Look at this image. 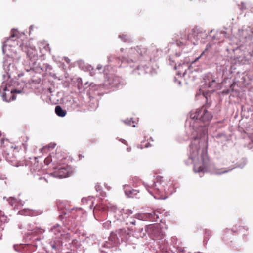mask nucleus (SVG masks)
Here are the masks:
<instances>
[{
  "label": "nucleus",
  "mask_w": 253,
  "mask_h": 253,
  "mask_svg": "<svg viewBox=\"0 0 253 253\" xmlns=\"http://www.w3.org/2000/svg\"><path fill=\"white\" fill-rule=\"evenodd\" d=\"M150 237L154 240H160L164 238L165 233L162 230L161 226L159 224L149 225L145 229Z\"/></svg>",
  "instance_id": "nucleus-3"
},
{
  "label": "nucleus",
  "mask_w": 253,
  "mask_h": 253,
  "mask_svg": "<svg viewBox=\"0 0 253 253\" xmlns=\"http://www.w3.org/2000/svg\"><path fill=\"white\" fill-rule=\"evenodd\" d=\"M55 111L56 114L59 117H63L66 115V111L59 105L55 107Z\"/></svg>",
  "instance_id": "nucleus-11"
},
{
  "label": "nucleus",
  "mask_w": 253,
  "mask_h": 253,
  "mask_svg": "<svg viewBox=\"0 0 253 253\" xmlns=\"http://www.w3.org/2000/svg\"><path fill=\"white\" fill-rule=\"evenodd\" d=\"M15 37V35L14 32L13 31V34H11V37Z\"/></svg>",
  "instance_id": "nucleus-26"
},
{
  "label": "nucleus",
  "mask_w": 253,
  "mask_h": 253,
  "mask_svg": "<svg viewBox=\"0 0 253 253\" xmlns=\"http://www.w3.org/2000/svg\"><path fill=\"white\" fill-rule=\"evenodd\" d=\"M40 180L42 182H47V180L46 179V178H44V177H41L40 178Z\"/></svg>",
  "instance_id": "nucleus-19"
},
{
  "label": "nucleus",
  "mask_w": 253,
  "mask_h": 253,
  "mask_svg": "<svg viewBox=\"0 0 253 253\" xmlns=\"http://www.w3.org/2000/svg\"><path fill=\"white\" fill-rule=\"evenodd\" d=\"M52 157L51 156H49L47 157H46L44 160V163L48 165H49L51 162H52Z\"/></svg>",
  "instance_id": "nucleus-15"
},
{
  "label": "nucleus",
  "mask_w": 253,
  "mask_h": 253,
  "mask_svg": "<svg viewBox=\"0 0 253 253\" xmlns=\"http://www.w3.org/2000/svg\"><path fill=\"white\" fill-rule=\"evenodd\" d=\"M244 236H247V235L245 234H244Z\"/></svg>",
  "instance_id": "nucleus-33"
},
{
  "label": "nucleus",
  "mask_w": 253,
  "mask_h": 253,
  "mask_svg": "<svg viewBox=\"0 0 253 253\" xmlns=\"http://www.w3.org/2000/svg\"><path fill=\"white\" fill-rule=\"evenodd\" d=\"M128 212L129 214H131L133 213V211L131 210H129Z\"/></svg>",
  "instance_id": "nucleus-27"
},
{
  "label": "nucleus",
  "mask_w": 253,
  "mask_h": 253,
  "mask_svg": "<svg viewBox=\"0 0 253 253\" xmlns=\"http://www.w3.org/2000/svg\"><path fill=\"white\" fill-rule=\"evenodd\" d=\"M215 82V80H212V81L211 82H210L209 83V87H211V85H212V84L213 83Z\"/></svg>",
  "instance_id": "nucleus-21"
},
{
  "label": "nucleus",
  "mask_w": 253,
  "mask_h": 253,
  "mask_svg": "<svg viewBox=\"0 0 253 253\" xmlns=\"http://www.w3.org/2000/svg\"><path fill=\"white\" fill-rule=\"evenodd\" d=\"M135 217L141 220H156L159 218L158 215L156 211H153L151 212L138 213L135 215Z\"/></svg>",
  "instance_id": "nucleus-6"
},
{
  "label": "nucleus",
  "mask_w": 253,
  "mask_h": 253,
  "mask_svg": "<svg viewBox=\"0 0 253 253\" xmlns=\"http://www.w3.org/2000/svg\"><path fill=\"white\" fill-rule=\"evenodd\" d=\"M227 172V171L224 170V171H221V172H217V173L219 174H222V173H226Z\"/></svg>",
  "instance_id": "nucleus-23"
},
{
  "label": "nucleus",
  "mask_w": 253,
  "mask_h": 253,
  "mask_svg": "<svg viewBox=\"0 0 253 253\" xmlns=\"http://www.w3.org/2000/svg\"><path fill=\"white\" fill-rule=\"evenodd\" d=\"M176 44L178 46H183L184 45L183 43L182 42L180 41H176Z\"/></svg>",
  "instance_id": "nucleus-17"
},
{
  "label": "nucleus",
  "mask_w": 253,
  "mask_h": 253,
  "mask_svg": "<svg viewBox=\"0 0 253 253\" xmlns=\"http://www.w3.org/2000/svg\"><path fill=\"white\" fill-rule=\"evenodd\" d=\"M190 118L199 120L203 122H209L211 120L212 115L204 106H202L197 109L195 112L191 113Z\"/></svg>",
  "instance_id": "nucleus-2"
},
{
  "label": "nucleus",
  "mask_w": 253,
  "mask_h": 253,
  "mask_svg": "<svg viewBox=\"0 0 253 253\" xmlns=\"http://www.w3.org/2000/svg\"><path fill=\"white\" fill-rule=\"evenodd\" d=\"M135 51H136L138 53V54L141 56H145L148 54L147 49L142 45L137 46L136 48H131L129 50V54H134L135 53Z\"/></svg>",
  "instance_id": "nucleus-9"
},
{
  "label": "nucleus",
  "mask_w": 253,
  "mask_h": 253,
  "mask_svg": "<svg viewBox=\"0 0 253 253\" xmlns=\"http://www.w3.org/2000/svg\"><path fill=\"white\" fill-rule=\"evenodd\" d=\"M22 50L26 52L28 57L33 62H35L38 59L37 51L35 48L30 46L29 43L23 42L20 46Z\"/></svg>",
  "instance_id": "nucleus-4"
},
{
  "label": "nucleus",
  "mask_w": 253,
  "mask_h": 253,
  "mask_svg": "<svg viewBox=\"0 0 253 253\" xmlns=\"http://www.w3.org/2000/svg\"><path fill=\"white\" fill-rule=\"evenodd\" d=\"M119 38L122 39L124 41H125L126 40L127 37L126 35H123L122 36L120 35Z\"/></svg>",
  "instance_id": "nucleus-18"
},
{
  "label": "nucleus",
  "mask_w": 253,
  "mask_h": 253,
  "mask_svg": "<svg viewBox=\"0 0 253 253\" xmlns=\"http://www.w3.org/2000/svg\"><path fill=\"white\" fill-rule=\"evenodd\" d=\"M185 73L184 72L183 74V75L184 76L185 75Z\"/></svg>",
  "instance_id": "nucleus-32"
},
{
  "label": "nucleus",
  "mask_w": 253,
  "mask_h": 253,
  "mask_svg": "<svg viewBox=\"0 0 253 253\" xmlns=\"http://www.w3.org/2000/svg\"><path fill=\"white\" fill-rule=\"evenodd\" d=\"M53 172L54 176L59 178H65L69 175L70 168L68 166H59L54 168Z\"/></svg>",
  "instance_id": "nucleus-5"
},
{
  "label": "nucleus",
  "mask_w": 253,
  "mask_h": 253,
  "mask_svg": "<svg viewBox=\"0 0 253 253\" xmlns=\"http://www.w3.org/2000/svg\"><path fill=\"white\" fill-rule=\"evenodd\" d=\"M116 235L118 236L117 238H120L122 241H126L129 237V233L124 229H120L116 231Z\"/></svg>",
  "instance_id": "nucleus-10"
},
{
  "label": "nucleus",
  "mask_w": 253,
  "mask_h": 253,
  "mask_svg": "<svg viewBox=\"0 0 253 253\" xmlns=\"http://www.w3.org/2000/svg\"><path fill=\"white\" fill-rule=\"evenodd\" d=\"M208 48L206 49L204 51H203L202 54H201V55L196 59V61L198 60L200 58H201V57L204 54L205 51L207 50Z\"/></svg>",
  "instance_id": "nucleus-22"
},
{
  "label": "nucleus",
  "mask_w": 253,
  "mask_h": 253,
  "mask_svg": "<svg viewBox=\"0 0 253 253\" xmlns=\"http://www.w3.org/2000/svg\"><path fill=\"white\" fill-rule=\"evenodd\" d=\"M235 228H236V226H235ZM236 229H237V228H236ZM233 229L235 230V228H233Z\"/></svg>",
  "instance_id": "nucleus-31"
},
{
  "label": "nucleus",
  "mask_w": 253,
  "mask_h": 253,
  "mask_svg": "<svg viewBox=\"0 0 253 253\" xmlns=\"http://www.w3.org/2000/svg\"><path fill=\"white\" fill-rule=\"evenodd\" d=\"M51 231L54 233L57 237H59L60 235H62L61 234V227L57 225L56 226H54L51 229Z\"/></svg>",
  "instance_id": "nucleus-12"
},
{
  "label": "nucleus",
  "mask_w": 253,
  "mask_h": 253,
  "mask_svg": "<svg viewBox=\"0 0 253 253\" xmlns=\"http://www.w3.org/2000/svg\"><path fill=\"white\" fill-rule=\"evenodd\" d=\"M241 7L240 8V9L242 10H245L247 8L246 5H245V4H244V3H242L241 4Z\"/></svg>",
  "instance_id": "nucleus-20"
},
{
  "label": "nucleus",
  "mask_w": 253,
  "mask_h": 253,
  "mask_svg": "<svg viewBox=\"0 0 253 253\" xmlns=\"http://www.w3.org/2000/svg\"><path fill=\"white\" fill-rule=\"evenodd\" d=\"M156 180V181L153 183L152 187L159 192L165 191L166 182L164 181L163 177L162 176H158Z\"/></svg>",
  "instance_id": "nucleus-7"
},
{
  "label": "nucleus",
  "mask_w": 253,
  "mask_h": 253,
  "mask_svg": "<svg viewBox=\"0 0 253 253\" xmlns=\"http://www.w3.org/2000/svg\"><path fill=\"white\" fill-rule=\"evenodd\" d=\"M251 32H252V33H253V28H252V29H251Z\"/></svg>",
  "instance_id": "nucleus-29"
},
{
  "label": "nucleus",
  "mask_w": 253,
  "mask_h": 253,
  "mask_svg": "<svg viewBox=\"0 0 253 253\" xmlns=\"http://www.w3.org/2000/svg\"><path fill=\"white\" fill-rule=\"evenodd\" d=\"M202 34V31L198 27H195L192 29L191 32L188 35V39L191 41L192 39L197 40L201 37Z\"/></svg>",
  "instance_id": "nucleus-8"
},
{
  "label": "nucleus",
  "mask_w": 253,
  "mask_h": 253,
  "mask_svg": "<svg viewBox=\"0 0 253 253\" xmlns=\"http://www.w3.org/2000/svg\"><path fill=\"white\" fill-rule=\"evenodd\" d=\"M247 231L248 229L246 228L245 227L242 226H239L238 229H236L235 230L233 229V232H236V233H240V232L243 233L244 231Z\"/></svg>",
  "instance_id": "nucleus-14"
},
{
  "label": "nucleus",
  "mask_w": 253,
  "mask_h": 253,
  "mask_svg": "<svg viewBox=\"0 0 253 253\" xmlns=\"http://www.w3.org/2000/svg\"><path fill=\"white\" fill-rule=\"evenodd\" d=\"M199 150L198 146L192 144L190 145V158L193 162V170L195 172H205L207 170L209 158L207 153L204 150L201 151L199 156Z\"/></svg>",
  "instance_id": "nucleus-1"
},
{
  "label": "nucleus",
  "mask_w": 253,
  "mask_h": 253,
  "mask_svg": "<svg viewBox=\"0 0 253 253\" xmlns=\"http://www.w3.org/2000/svg\"><path fill=\"white\" fill-rule=\"evenodd\" d=\"M143 145L145 147H148L151 146V145L149 143H147L145 144H144Z\"/></svg>",
  "instance_id": "nucleus-24"
},
{
  "label": "nucleus",
  "mask_w": 253,
  "mask_h": 253,
  "mask_svg": "<svg viewBox=\"0 0 253 253\" xmlns=\"http://www.w3.org/2000/svg\"><path fill=\"white\" fill-rule=\"evenodd\" d=\"M111 222L109 221H107L103 223V226L105 228H109V227L111 226Z\"/></svg>",
  "instance_id": "nucleus-16"
},
{
  "label": "nucleus",
  "mask_w": 253,
  "mask_h": 253,
  "mask_svg": "<svg viewBox=\"0 0 253 253\" xmlns=\"http://www.w3.org/2000/svg\"><path fill=\"white\" fill-rule=\"evenodd\" d=\"M130 223L133 224V225H135V221L134 220H133L132 221L130 222Z\"/></svg>",
  "instance_id": "nucleus-25"
},
{
  "label": "nucleus",
  "mask_w": 253,
  "mask_h": 253,
  "mask_svg": "<svg viewBox=\"0 0 253 253\" xmlns=\"http://www.w3.org/2000/svg\"><path fill=\"white\" fill-rule=\"evenodd\" d=\"M251 32H252V33H253V28H252V29H251Z\"/></svg>",
  "instance_id": "nucleus-30"
},
{
  "label": "nucleus",
  "mask_w": 253,
  "mask_h": 253,
  "mask_svg": "<svg viewBox=\"0 0 253 253\" xmlns=\"http://www.w3.org/2000/svg\"><path fill=\"white\" fill-rule=\"evenodd\" d=\"M15 92L19 93L20 91H17V90H15V89L11 90V91L10 92L11 97H10V99H7L6 98V94H4V95H3V99L5 100L7 102H9V101H10L11 100H15V98H16V96L13 94V93H15Z\"/></svg>",
  "instance_id": "nucleus-13"
},
{
  "label": "nucleus",
  "mask_w": 253,
  "mask_h": 253,
  "mask_svg": "<svg viewBox=\"0 0 253 253\" xmlns=\"http://www.w3.org/2000/svg\"><path fill=\"white\" fill-rule=\"evenodd\" d=\"M130 150H131V148H127V151L129 152V151H130Z\"/></svg>",
  "instance_id": "nucleus-28"
}]
</instances>
